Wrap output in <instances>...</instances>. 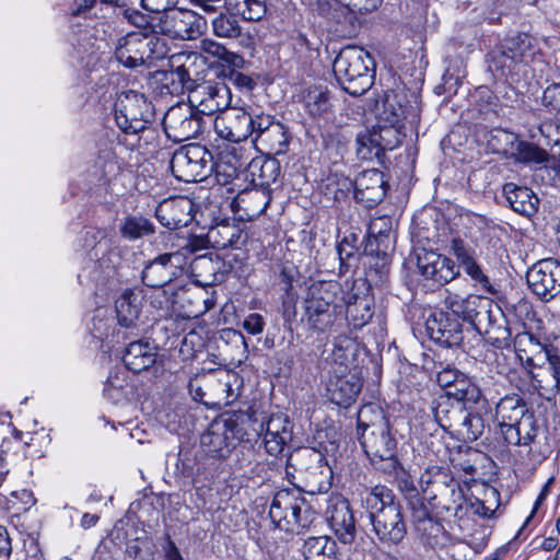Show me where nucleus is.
<instances>
[{"label": "nucleus", "instance_id": "680f3d73", "mask_svg": "<svg viewBox=\"0 0 560 560\" xmlns=\"http://www.w3.org/2000/svg\"><path fill=\"white\" fill-rule=\"evenodd\" d=\"M541 101L546 110L555 116L556 121H560V84L546 88Z\"/></svg>", "mask_w": 560, "mask_h": 560}, {"label": "nucleus", "instance_id": "bb28decb", "mask_svg": "<svg viewBox=\"0 0 560 560\" xmlns=\"http://www.w3.org/2000/svg\"><path fill=\"white\" fill-rule=\"evenodd\" d=\"M158 348L148 340H138L130 342L124 354L125 366L140 373L150 369L156 361Z\"/></svg>", "mask_w": 560, "mask_h": 560}, {"label": "nucleus", "instance_id": "37998d69", "mask_svg": "<svg viewBox=\"0 0 560 560\" xmlns=\"http://www.w3.org/2000/svg\"><path fill=\"white\" fill-rule=\"evenodd\" d=\"M483 410L467 411L464 409L460 419V425L457 428L456 434L464 441H475L485 431L486 424L482 417Z\"/></svg>", "mask_w": 560, "mask_h": 560}, {"label": "nucleus", "instance_id": "ddd939ff", "mask_svg": "<svg viewBox=\"0 0 560 560\" xmlns=\"http://www.w3.org/2000/svg\"><path fill=\"white\" fill-rule=\"evenodd\" d=\"M526 280L538 298L550 301L560 294V262L551 258L536 262L527 271Z\"/></svg>", "mask_w": 560, "mask_h": 560}, {"label": "nucleus", "instance_id": "b1692460", "mask_svg": "<svg viewBox=\"0 0 560 560\" xmlns=\"http://www.w3.org/2000/svg\"><path fill=\"white\" fill-rule=\"evenodd\" d=\"M327 383V394L332 404L340 407L350 406L361 392V381L350 372L330 373Z\"/></svg>", "mask_w": 560, "mask_h": 560}, {"label": "nucleus", "instance_id": "c85d7f7f", "mask_svg": "<svg viewBox=\"0 0 560 560\" xmlns=\"http://www.w3.org/2000/svg\"><path fill=\"white\" fill-rule=\"evenodd\" d=\"M538 432L539 425L532 411L513 424H509V428L502 429L505 442L517 446H528L534 443Z\"/></svg>", "mask_w": 560, "mask_h": 560}, {"label": "nucleus", "instance_id": "f257e3e1", "mask_svg": "<svg viewBox=\"0 0 560 560\" xmlns=\"http://www.w3.org/2000/svg\"><path fill=\"white\" fill-rule=\"evenodd\" d=\"M305 316L308 325L319 331H330L342 320L345 298L337 281H315L307 290Z\"/></svg>", "mask_w": 560, "mask_h": 560}, {"label": "nucleus", "instance_id": "473e14b6", "mask_svg": "<svg viewBox=\"0 0 560 560\" xmlns=\"http://www.w3.org/2000/svg\"><path fill=\"white\" fill-rule=\"evenodd\" d=\"M346 303V316L355 329L364 327L373 317L374 300L370 294H351Z\"/></svg>", "mask_w": 560, "mask_h": 560}, {"label": "nucleus", "instance_id": "338daca9", "mask_svg": "<svg viewBox=\"0 0 560 560\" xmlns=\"http://www.w3.org/2000/svg\"><path fill=\"white\" fill-rule=\"evenodd\" d=\"M292 439H284L283 434L279 433H268L266 431L264 443L265 448L268 454L272 456H278L281 454L285 447V445L291 441Z\"/></svg>", "mask_w": 560, "mask_h": 560}, {"label": "nucleus", "instance_id": "6e6552de", "mask_svg": "<svg viewBox=\"0 0 560 560\" xmlns=\"http://www.w3.org/2000/svg\"><path fill=\"white\" fill-rule=\"evenodd\" d=\"M205 119L189 104L178 103L164 115L163 127L166 136L176 142L197 137L205 128Z\"/></svg>", "mask_w": 560, "mask_h": 560}, {"label": "nucleus", "instance_id": "603ef678", "mask_svg": "<svg viewBox=\"0 0 560 560\" xmlns=\"http://www.w3.org/2000/svg\"><path fill=\"white\" fill-rule=\"evenodd\" d=\"M127 374L125 371L112 372L104 387L105 396L114 402H119L127 397Z\"/></svg>", "mask_w": 560, "mask_h": 560}, {"label": "nucleus", "instance_id": "c9c22d12", "mask_svg": "<svg viewBox=\"0 0 560 560\" xmlns=\"http://www.w3.org/2000/svg\"><path fill=\"white\" fill-rule=\"evenodd\" d=\"M290 136L288 129L279 122L259 136V141L255 144L261 152L268 155L284 154L288 151Z\"/></svg>", "mask_w": 560, "mask_h": 560}, {"label": "nucleus", "instance_id": "774afa93", "mask_svg": "<svg viewBox=\"0 0 560 560\" xmlns=\"http://www.w3.org/2000/svg\"><path fill=\"white\" fill-rule=\"evenodd\" d=\"M463 372L455 368L446 366L438 372L436 381L438 384L445 389L447 393L450 388L454 386L459 377H462Z\"/></svg>", "mask_w": 560, "mask_h": 560}, {"label": "nucleus", "instance_id": "2f4dec72", "mask_svg": "<svg viewBox=\"0 0 560 560\" xmlns=\"http://www.w3.org/2000/svg\"><path fill=\"white\" fill-rule=\"evenodd\" d=\"M503 192L515 212L529 217L537 211L539 200L532 189L506 183Z\"/></svg>", "mask_w": 560, "mask_h": 560}, {"label": "nucleus", "instance_id": "cd10ccee", "mask_svg": "<svg viewBox=\"0 0 560 560\" xmlns=\"http://www.w3.org/2000/svg\"><path fill=\"white\" fill-rule=\"evenodd\" d=\"M357 346L352 337L341 334L336 337L331 353L327 358L329 364V373L350 372V368L354 362Z\"/></svg>", "mask_w": 560, "mask_h": 560}, {"label": "nucleus", "instance_id": "09e8293b", "mask_svg": "<svg viewBox=\"0 0 560 560\" xmlns=\"http://www.w3.org/2000/svg\"><path fill=\"white\" fill-rule=\"evenodd\" d=\"M240 202L245 203L250 215H259L266 211L270 203V194L265 188H254L240 196Z\"/></svg>", "mask_w": 560, "mask_h": 560}, {"label": "nucleus", "instance_id": "a878e982", "mask_svg": "<svg viewBox=\"0 0 560 560\" xmlns=\"http://www.w3.org/2000/svg\"><path fill=\"white\" fill-rule=\"evenodd\" d=\"M385 113L390 109V115H387L385 120L388 125L374 127L376 132V140L382 153L385 151L394 150L400 143V132L398 131L397 125L404 117V109L401 106L395 108L390 97L387 96L384 102Z\"/></svg>", "mask_w": 560, "mask_h": 560}, {"label": "nucleus", "instance_id": "f704fd0d", "mask_svg": "<svg viewBox=\"0 0 560 560\" xmlns=\"http://www.w3.org/2000/svg\"><path fill=\"white\" fill-rule=\"evenodd\" d=\"M115 308L119 325L129 328L139 318L141 296L132 290H126L116 300Z\"/></svg>", "mask_w": 560, "mask_h": 560}, {"label": "nucleus", "instance_id": "20e7f679", "mask_svg": "<svg viewBox=\"0 0 560 560\" xmlns=\"http://www.w3.org/2000/svg\"><path fill=\"white\" fill-rule=\"evenodd\" d=\"M314 513L298 491L279 490L270 504L271 523L285 533L300 534L313 522Z\"/></svg>", "mask_w": 560, "mask_h": 560}, {"label": "nucleus", "instance_id": "f3484780", "mask_svg": "<svg viewBox=\"0 0 560 560\" xmlns=\"http://www.w3.org/2000/svg\"><path fill=\"white\" fill-rule=\"evenodd\" d=\"M418 268L421 275L439 284H445L459 275V267L448 257L433 250L418 255Z\"/></svg>", "mask_w": 560, "mask_h": 560}, {"label": "nucleus", "instance_id": "49530a36", "mask_svg": "<svg viewBox=\"0 0 560 560\" xmlns=\"http://www.w3.org/2000/svg\"><path fill=\"white\" fill-rule=\"evenodd\" d=\"M374 127L366 129L357 136V154L361 160H373L382 156V150L376 140Z\"/></svg>", "mask_w": 560, "mask_h": 560}, {"label": "nucleus", "instance_id": "0eeeda50", "mask_svg": "<svg viewBox=\"0 0 560 560\" xmlns=\"http://www.w3.org/2000/svg\"><path fill=\"white\" fill-rule=\"evenodd\" d=\"M298 465L304 492L317 494L329 490L332 470L320 452L303 448L298 453Z\"/></svg>", "mask_w": 560, "mask_h": 560}, {"label": "nucleus", "instance_id": "4d7b16f0", "mask_svg": "<svg viewBox=\"0 0 560 560\" xmlns=\"http://www.w3.org/2000/svg\"><path fill=\"white\" fill-rule=\"evenodd\" d=\"M457 402H463L465 406L474 407L483 410L485 413L491 410L488 399L481 392L480 387L474 382L471 386L467 387L463 394L457 398Z\"/></svg>", "mask_w": 560, "mask_h": 560}, {"label": "nucleus", "instance_id": "7ed1b4c3", "mask_svg": "<svg viewBox=\"0 0 560 560\" xmlns=\"http://www.w3.org/2000/svg\"><path fill=\"white\" fill-rule=\"evenodd\" d=\"M168 54L164 38L155 33L132 32L121 37L116 46L117 60L128 68H137L155 60L163 59Z\"/></svg>", "mask_w": 560, "mask_h": 560}, {"label": "nucleus", "instance_id": "4468645a", "mask_svg": "<svg viewBox=\"0 0 560 560\" xmlns=\"http://www.w3.org/2000/svg\"><path fill=\"white\" fill-rule=\"evenodd\" d=\"M252 115L243 107H226L213 121L214 131L219 138L230 142L245 141L249 136Z\"/></svg>", "mask_w": 560, "mask_h": 560}, {"label": "nucleus", "instance_id": "c756f323", "mask_svg": "<svg viewBox=\"0 0 560 560\" xmlns=\"http://www.w3.org/2000/svg\"><path fill=\"white\" fill-rule=\"evenodd\" d=\"M529 409L524 399L517 394L505 395L495 404L494 420L500 430L509 428L518 419H522Z\"/></svg>", "mask_w": 560, "mask_h": 560}, {"label": "nucleus", "instance_id": "f8f14e48", "mask_svg": "<svg viewBox=\"0 0 560 560\" xmlns=\"http://www.w3.org/2000/svg\"><path fill=\"white\" fill-rule=\"evenodd\" d=\"M208 152L200 145H187L176 150L171 159L173 175L185 183L200 182L207 176Z\"/></svg>", "mask_w": 560, "mask_h": 560}, {"label": "nucleus", "instance_id": "e433bc0d", "mask_svg": "<svg viewBox=\"0 0 560 560\" xmlns=\"http://www.w3.org/2000/svg\"><path fill=\"white\" fill-rule=\"evenodd\" d=\"M303 555L304 560H340L336 541L327 536L306 539Z\"/></svg>", "mask_w": 560, "mask_h": 560}, {"label": "nucleus", "instance_id": "3c124183", "mask_svg": "<svg viewBox=\"0 0 560 560\" xmlns=\"http://www.w3.org/2000/svg\"><path fill=\"white\" fill-rule=\"evenodd\" d=\"M305 107L313 117L325 115L331 107L328 92L320 88L310 90L305 96Z\"/></svg>", "mask_w": 560, "mask_h": 560}, {"label": "nucleus", "instance_id": "8fccbe9b", "mask_svg": "<svg viewBox=\"0 0 560 560\" xmlns=\"http://www.w3.org/2000/svg\"><path fill=\"white\" fill-rule=\"evenodd\" d=\"M518 67L520 65L504 51L502 45L490 54L489 68L501 77L513 75L517 72Z\"/></svg>", "mask_w": 560, "mask_h": 560}, {"label": "nucleus", "instance_id": "412c9836", "mask_svg": "<svg viewBox=\"0 0 560 560\" xmlns=\"http://www.w3.org/2000/svg\"><path fill=\"white\" fill-rule=\"evenodd\" d=\"M373 529L378 539L388 545L400 542L406 533V525L402 521L399 506L389 505L371 520Z\"/></svg>", "mask_w": 560, "mask_h": 560}, {"label": "nucleus", "instance_id": "dca6fc26", "mask_svg": "<svg viewBox=\"0 0 560 560\" xmlns=\"http://www.w3.org/2000/svg\"><path fill=\"white\" fill-rule=\"evenodd\" d=\"M161 31L173 38L192 39L202 33L206 21L190 10H168L162 19Z\"/></svg>", "mask_w": 560, "mask_h": 560}, {"label": "nucleus", "instance_id": "6ab92c4d", "mask_svg": "<svg viewBox=\"0 0 560 560\" xmlns=\"http://www.w3.org/2000/svg\"><path fill=\"white\" fill-rule=\"evenodd\" d=\"M194 202L188 197L163 200L155 209L156 219L170 230L187 226L192 221Z\"/></svg>", "mask_w": 560, "mask_h": 560}, {"label": "nucleus", "instance_id": "39448f33", "mask_svg": "<svg viewBox=\"0 0 560 560\" xmlns=\"http://www.w3.org/2000/svg\"><path fill=\"white\" fill-rule=\"evenodd\" d=\"M241 417L222 415L215 418L201 435L203 451L211 457L226 458L246 434Z\"/></svg>", "mask_w": 560, "mask_h": 560}, {"label": "nucleus", "instance_id": "f03ea898", "mask_svg": "<svg viewBox=\"0 0 560 560\" xmlns=\"http://www.w3.org/2000/svg\"><path fill=\"white\" fill-rule=\"evenodd\" d=\"M371 65L372 58L366 50L358 46H347L335 59L334 73L347 93L358 96L364 94L373 84Z\"/></svg>", "mask_w": 560, "mask_h": 560}, {"label": "nucleus", "instance_id": "79ce46f5", "mask_svg": "<svg viewBox=\"0 0 560 560\" xmlns=\"http://www.w3.org/2000/svg\"><path fill=\"white\" fill-rule=\"evenodd\" d=\"M466 504V499L460 486L452 481L445 485L440 494L439 505L450 515L460 517V512Z\"/></svg>", "mask_w": 560, "mask_h": 560}, {"label": "nucleus", "instance_id": "a211bd4d", "mask_svg": "<svg viewBox=\"0 0 560 560\" xmlns=\"http://www.w3.org/2000/svg\"><path fill=\"white\" fill-rule=\"evenodd\" d=\"M326 514L339 540L350 544L354 539L355 524L349 501L341 495L331 497Z\"/></svg>", "mask_w": 560, "mask_h": 560}, {"label": "nucleus", "instance_id": "aec40b11", "mask_svg": "<svg viewBox=\"0 0 560 560\" xmlns=\"http://www.w3.org/2000/svg\"><path fill=\"white\" fill-rule=\"evenodd\" d=\"M425 328L429 337L443 346L453 347L462 341V325L455 315L435 312L428 317Z\"/></svg>", "mask_w": 560, "mask_h": 560}, {"label": "nucleus", "instance_id": "5701e85b", "mask_svg": "<svg viewBox=\"0 0 560 560\" xmlns=\"http://www.w3.org/2000/svg\"><path fill=\"white\" fill-rule=\"evenodd\" d=\"M451 249L466 275H468L475 282L476 287L489 294L497 293V290L490 282L488 276L476 261L474 250L467 246L464 241L460 238H454L451 243Z\"/></svg>", "mask_w": 560, "mask_h": 560}, {"label": "nucleus", "instance_id": "6e6d98bb", "mask_svg": "<svg viewBox=\"0 0 560 560\" xmlns=\"http://www.w3.org/2000/svg\"><path fill=\"white\" fill-rule=\"evenodd\" d=\"M419 529L423 532V541L429 547L435 549L444 545V528L440 523L434 522L432 518H428L422 522Z\"/></svg>", "mask_w": 560, "mask_h": 560}, {"label": "nucleus", "instance_id": "13d9d810", "mask_svg": "<svg viewBox=\"0 0 560 560\" xmlns=\"http://www.w3.org/2000/svg\"><path fill=\"white\" fill-rule=\"evenodd\" d=\"M457 402H463L465 406L474 407L483 410L485 413L491 410L488 399L481 392L480 387L474 382L471 386L467 387L463 394L457 398Z\"/></svg>", "mask_w": 560, "mask_h": 560}, {"label": "nucleus", "instance_id": "a19ab883", "mask_svg": "<svg viewBox=\"0 0 560 560\" xmlns=\"http://www.w3.org/2000/svg\"><path fill=\"white\" fill-rule=\"evenodd\" d=\"M228 9L245 21H260L267 12L266 0H225Z\"/></svg>", "mask_w": 560, "mask_h": 560}, {"label": "nucleus", "instance_id": "9b49d317", "mask_svg": "<svg viewBox=\"0 0 560 560\" xmlns=\"http://www.w3.org/2000/svg\"><path fill=\"white\" fill-rule=\"evenodd\" d=\"M231 101V90L222 82L203 81L189 89L188 93V103L202 117L223 112Z\"/></svg>", "mask_w": 560, "mask_h": 560}, {"label": "nucleus", "instance_id": "ea45409f", "mask_svg": "<svg viewBox=\"0 0 560 560\" xmlns=\"http://www.w3.org/2000/svg\"><path fill=\"white\" fill-rule=\"evenodd\" d=\"M464 409L459 405L451 404L448 398L441 399L433 409L434 418L443 429L456 433L457 428L460 425Z\"/></svg>", "mask_w": 560, "mask_h": 560}, {"label": "nucleus", "instance_id": "c03bdc74", "mask_svg": "<svg viewBox=\"0 0 560 560\" xmlns=\"http://www.w3.org/2000/svg\"><path fill=\"white\" fill-rule=\"evenodd\" d=\"M176 299H180L182 307L184 308L183 315L187 318H196L205 314L212 307L200 291H183L176 294Z\"/></svg>", "mask_w": 560, "mask_h": 560}, {"label": "nucleus", "instance_id": "69168bd1", "mask_svg": "<svg viewBox=\"0 0 560 560\" xmlns=\"http://www.w3.org/2000/svg\"><path fill=\"white\" fill-rule=\"evenodd\" d=\"M393 222L390 217L380 215L371 219L369 224V235L378 240L381 237H386L392 232Z\"/></svg>", "mask_w": 560, "mask_h": 560}, {"label": "nucleus", "instance_id": "052dcab7", "mask_svg": "<svg viewBox=\"0 0 560 560\" xmlns=\"http://www.w3.org/2000/svg\"><path fill=\"white\" fill-rule=\"evenodd\" d=\"M234 162L220 161L217 164L215 177L218 183L222 185L229 184L232 179L237 177L238 171L245 167L246 160L242 158H233Z\"/></svg>", "mask_w": 560, "mask_h": 560}, {"label": "nucleus", "instance_id": "58836bf2", "mask_svg": "<svg viewBox=\"0 0 560 560\" xmlns=\"http://www.w3.org/2000/svg\"><path fill=\"white\" fill-rule=\"evenodd\" d=\"M504 51L511 55V58L522 66L528 63L532 56L533 38L526 33H520L506 37L502 44Z\"/></svg>", "mask_w": 560, "mask_h": 560}, {"label": "nucleus", "instance_id": "2eb2a0df", "mask_svg": "<svg viewBox=\"0 0 560 560\" xmlns=\"http://www.w3.org/2000/svg\"><path fill=\"white\" fill-rule=\"evenodd\" d=\"M445 304L453 315L469 322L476 329L477 326L485 327L487 325L486 320L494 310V305L489 299L475 294L467 295L466 298L450 294L445 299Z\"/></svg>", "mask_w": 560, "mask_h": 560}, {"label": "nucleus", "instance_id": "bf43d9fd", "mask_svg": "<svg viewBox=\"0 0 560 560\" xmlns=\"http://www.w3.org/2000/svg\"><path fill=\"white\" fill-rule=\"evenodd\" d=\"M215 383V378L212 376L202 375L200 377H195L189 381L188 389L196 401L203 402L206 405L214 404L213 400H207L208 390L214 389L213 385Z\"/></svg>", "mask_w": 560, "mask_h": 560}, {"label": "nucleus", "instance_id": "72a5a7b5", "mask_svg": "<svg viewBox=\"0 0 560 560\" xmlns=\"http://www.w3.org/2000/svg\"><path fill=\"white\" fill-rule=\"evenodd\" d=\"M486 323L487 325L485 327L477 326L476 330L485 335L497 348L508 347L510 345L512 334L510 328L505 325L503 314L498 305H494V310L490 313Z\"/></svg>", "mask_w": 560, "mask_h": 560}, {"label": "nucleus", "instance_id": "7c9ffc66", "mask_svg": "<svg viewBox=\"0 0 560 560\" xmlns=\"http://www.w3.org/2000/svg\"><path fill=\"white\" fill-rule=\"evenodd\" d=\"M247 172L252 183L267 189L280 175V163L275 158H255L246 162Z\"/></svg>", "mask_w": 560, "mask_h": 560}, {"label": "nucleus", "instance_id": "864d4df0", "mask_svg": "<svg viewBox=\"0 0 560 560\" xmlns=\"http://www.w3.org/2000/svg\"><path fill=\"white\" fill-rule=\"evenodd\" d=\"M213 34L221 38H236L240 23L234 15L220 13L211 21Z\"/></svg>", "mask_w": 560, "mask_h": 560}, {"label": "nucleus", "instance_id": "5fc2aeb1", "mask_svg": "<svg viewBox=\"0 0 560 560\" xmlns=\"http://www.w3.org/2000/svg\"><path fill=\"white\" fill-rule=\"evenodd\" d=\"M120 231L124 237L132 241L153 233V225L142 217H130L125 220Z\"/></svg>", "mask_w": 560, "mask_h": 560}, {"label": "nucleus", "instance_id": "de8ad7c7", "mask_svg": "<svg viewBox=\"0 0 560 560\" xmlns=\"http://www.w3.org/2000/svg\"><path fill=\"white\" fill-rule=\"evenodd\" d=\"M207 237L213 247L224 249L237 242L240 233L234 225L219 224L208 231Z\"/></svg>", "mask_w": 560, "mask_h": 560}, {"label": "nucleus", "instance_id": "4be33fe9", "mask_svg": "<svg viewBox=\"0 0 560 560\" xmlns=\"http://www.w3.org/2000/svg\"><path fill=\"white\" fill-rule=\"evenodd\" d=\"M386 194L384 174L375 168L363 171L354 182V198L368 208L378 203Z\"/></svg>", "mask_w": 560, "mask_h": 560}, {"label": "nucleus", "instance_id": "393cba45", "mask_svg": "<svg viewBox=\"0 0 560 560\" xmlns=\"http://www.w3.org/2000/svg\"><path fill=\"white\" fill-rule=\"evenodd\" d=\"M174 259L178 260V255L167 253L150 261L142 271L143 283L150 288L160 289L171 282L176 276L177 266Z\"/></svg>", "mask_w": 560, "mask_h": 560}, {"label": "nucleus", "instance_id": "4c0bfd02", "mask_svg": "<svg viewBox=\"0 0 560 560\" xmlns=\"http://www.w3.org/2000/svg\"><path fill=\"white\" fill-rule=\"evenodd\" d=\"M363 506L370 514V520L389 505H396L392 491L385 486H375L362 492Z\"/></svg>", "mask_w": 560, "mask_h": 560}, {"label": "nucleus", "instance_id": "0e129e2a", "mask_svg": "<svg viewBox=\"0 0 560 560\" xmlns=\"http://www.w3.org/2000/svg\"><path fill=\"white\" fill-rule=\"evenodd\" d=\"M268 433L283 434L284 439H292V424L285 415H272L266 423Z\"/></svg>", "mask_w": 560, "mask_h": 560}, {"label": "nucleus", "instance_id": "9d476101", "mask_svg": "<svg viewBox=\"0 0 560 560\" xmlns=\"http://www.w3.org/2000/svg\"><path fill=\"white\" fill-rule=\"evenodd\" d=\"M359 439L366 456L375 467L384 470L395 467L397 443L390 433L389 424L361 432Z\"/></svg>", "mask_w": 560, "mask_h": 560}, {"label": "nucleus", "instance_id": "e2e57ef3", "mask_svg": "<svg viewBox=\"0 0 560 560\" xmlns=\"http://www.w3.org/2000/svg\"><path fill=\"white\" fill-rule=\"evenodd\" d=\"M280 121L275 120L270 115L259 114L255 117L252 116V126L249 127L250 136L253 137V143L256 144L259 141V136H262L267 130L277 126Z\"/></svg>", "mask_w": 560, "mask_h": 560}, {"label": "nucleus", "instance_id": "1a4fd4ad", "mask_svg": "<svg viewBox=\"0 0 560 560\" xmlns=\"http://www.w3.org/2000/svg\"><path fill=\"white\" fill-rule=\"evenodd\" d=\"M490 144L497 152L510 153L511 156L520 163L544 165L549 163V153L503 129H497L491 132Z\"/></svg>", "mask_w": 560, "mask_h": 560}, {"label": "nucleus", "instance_id": "a18cd8bd", "mask_svg": "<svg viewBox=\"0 0 560 560\" xmlns=\"http://www.w3.org/2000/svg\"><path fill=\"white\" fill-rule=\"evenodd\" d=\"M387 424L389 423L382 408L375 404H366L358 412L359 434Z\"/></svg>", "mask_w": 560, "mask_h": 560}, {"label": "nucleus", "instance_id": "423d86ee", "mask_svg": "<svg viewBox=\"0 0 560 560\" xmlns=\"http://www.w3.org/2000/svg\"><path fill=\"white\" fill-rule=\"evenodd\" d=\"M154 108L147 97L136 91L122 92L115 102V120L125 133L136 135L147 129Z\"/></svg>", "mask_w": 560, "mask_h": 560}]
</instances>
